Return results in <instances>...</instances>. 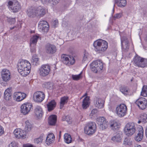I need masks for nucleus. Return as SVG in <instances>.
<instances>
[{"instance_id": "nucleus-1", "label": "nucleus", "mask_w": 147, "mask_h": 147, "mask_svg": "<svg viewBox=\"0 0 147 147\" xmlns=\"http://www.w3.org/2000/svg\"><path fill=\"white\" fill-rule=\"evenodd\" d=\"M30 63L27 60H20L18 63V70L23 76L27 75L30 72Z\"/></svg>"}, {"instance_id": "nucleus-2", "label": "nucleus", "mask_w": 147, "mask_h": 147, "mask_svg": "<svg viewBox=\"0 0 147 147\" xmlns=\"http://www.w3.org/2000/svg\"><path fill=\"white\" fill-rule=\"evenodd\" d=\"M94 50L98 53H102L105 51L108 48V43L102 39L97 40L93 44Z\"/></svg>"}, {"instance_id": "nucleus-3", "label": "nucleus", "mask_w": 147, "mask_h": 147, "mask_svg": "<svg viewBox=\"0 0 147 147\" xmlns=\"http://www.w3.org/2000/svg\"><path fill=\"white\" fill-rule=\"evenodd\" d=\"M103 63L101 60H97L93 61L90 65V68L94 73L100 72L103 68Z\"/></svg>"}, {"instance_id": "nucleus-4", "label": "nucleus", "mask_w": 147, "mask_h": 147, "mask_svg": "<svg viewBox=\"0 0 147 147\" xmlns=\"http://www.w3.org/2000/svg\"><path fill=\"white\" fill-rule=\"evenodd\" d=\"M136 131V127L134 123L130 122L127 123L124 128V132L126 135L130 136Z\"/></svg>"}, {"instance_id": "nucleus-5", "label": "nucleus", "mask_w": 147, "mask_h": 147, "mask_svg": "<svg viewBox=\"0 0 147 147\" xmlns=\"http://www.w3.org/2000/svg\"><path fill=\"white\" fill-rule=\"evenodd\" d=\"M96 130V124L93 122L88 123L84 128L85 133L89 135L93 134L95 132Z\"/></svg>"}, {"instance_id": "nucleus-6", "label": "nucleus", "mask_w": 147, "mask_h": 147, "mask_svg": "<svg viewBox=\"0 0 147 147\" xmlns=\"http://www.w3.org/2000/svg\"><path fill=\"white\" fill-rule=\"evenodd\" d=\"M50 71L51 67L49 65L43 64L39 69V74L40 76L45 77L49 74Z\"/></svg>"}, {"instance_id": "nucleus-7", "label": "nucleus", "mask_w": 147, "mask_h": 147, "mask_svg": "<svg viewBox=\"0 0 147 147\" xmlns=\"http://www.w3.org/2000/svg\"><path fill=\"white\" fill-rule=\"evenodd\" d=\"M127 108L124 104H121L118 106L116 109V113L117 115L119 117H123L127 113Z\"/></svg>"}, {"instance_id": "nucleus-8", "label": "nucleus", "mask_w": 147, "mask_h": 147, "mask_svg": "<svg viewBox=\"0 0 147 147\" xmlns=\"http://www.w3.org/2000/svg\"><path fill=\"white\" fill-rule=\"evenodd\" d=\"M62 61L64 64L69 65L74 64L75 62V60L73 56L62 55L61 56Z\"/></svg>"}, {"instance_id": "nucleus-9", "label": "nucleus", "mask_w": 147, "mask_h": 147, "mask_svg": "<svg viewBox=\"0 0 147 147\" xmlns=\"http://www.w3.org/2000/svg\"><path fill=\"white\" fill-rule=\"evenodd\" d=\"M9 7L14 13L18 12L21 9V6L19 3L16 1H9L8 2Z\"/></svg>"}, {"instance_id": "nucleus-10", "label": "nucleus", "mask_w": 147, "mask_h": 147, "mask_svg": "<svg viewBox=\"0 0 147 147\" xmlns=\"http://www.w3.org/2000/svg\"><path fill=\"white\" fill-rule=\"evenodd\" d=\"M45 97V94L43 92L37 91L33 94V99L35 102H41L44 100Z\"/></svg>"}, {"instance_id": "nucleus-11", "label": "nucleus", "mask_w": 147, "mask_h": 147, "mask_svg": "<svg viewBox=\"0 0 147 147\" xmlns=\"http://www.w3.org/2000/svg\"><path fill=\"white\" fill-rule=\"evenodd\" d=\"M38 28L40 31L42 32L43 33H46L49 31V26L47 21L42 20L39 22Z\"/></svg>"}, {"instance_id": "nucleus-12", "label": "nucleus", "mask_w": 147, "mask_h": 147, "mask_svg": "<svg viewBox=\"0 0 147 147\" xmlns=\"http://www.w3.org/2000/svg\"><path fill=\"white\" fill-rule=\"evenodd\" d=\"M97 123L100 126V128L102 130L107 128L109 124L108 122L103 117H99L96 119Z\"/></svg>"}, {"instance_id": "nucleus-13", "label": "nucleus", "mask_w": 147, "mask_h": 147, "mask_svg": "<svg viewBox=\"0 0 147 147\" xmlns=\"http://www.w3.org/2000/svg\"><path fill=\"white\" fill-rule=\"evenodd\" d=\"M135 103L141 109H144L147 107V100L144 98H140L138 99Z\"/></svg>"}, {"instance_id": "nucleus-14", "label": "nucleus", "mask_w": 147, "mask_h": 147, "mask_svg": "<svg viewBox=\"0 0 147 147\" xmlns=\"http://www.w3.org/2000/svg\"><path fill=\"white\" fill-rule=\"evenodd\" d=\"M32 105L31 103H27L22 104L21 107V112L24 115H26L32 109Z\"/></svg>"}, {"instance_id": "nucleus-15", "label": "nucleus", "mask_w": 147, "mask_h": 147, "mask_svg": "<svg viewBox=\"0 0 147 147\" xmlns=\"http://www.w3.org/2000/svg\"><path fill=\"white\" fill-rule=\"evenodd\" d=\"M144 59L138 55H136L134 58L133 62L135 65L139 67H145Z\"/></svg>"}, {"instance_id": "nucleus-16", "label": "nucleus", "mask_w": 147, "mask_h": 147, "mask_svg": "<svg viewBox=\"0 0 147 147\" xmlns=\"http://www.w3.org/2000/svg\"><path fill=\"white\" fill-rule=\"evenodd\" d=\"M122 50L125 52L127 51L129 49V42L125 36L122 37L121 39Z\"/></svg>"}, {"instance_id": "nucleus-17", "label": "nucleus", "mask_w": 147, "mask_h": 147, "mask_svg": "<svg viewBox=\"0 0 147 147\" xmlns=\"http://www.w3.org/2000/svg\"><path fill=\"white\" fill-rule=\"evenodd\" d=\"M2 78L5 82H7L10 79V73L9 70L6 69H2L1 71Z\"/></svg>"}, {"instance_id": "nucleus-18", "label": "nucleus", "mask_w": 147, "mask_h": 147, "mask_svg": "<svg viewBox=\"0 0 147 147\" xmlns=\"http://www.w3.org/2000/svg\"><path fill=\"white\" fill-rule=\"evenodd\" d=\"M46 52L49 54H53L55 52L56 50V47L53 45L48 44L46 47Z\"/></svg>"}, {"instance_id": "nucleus-19", "label": "nucleus", "mask_w": 147, "mask_h": 147, "mask_svg": "<svg viewBox=\"0 0 147 147\" xmlns=\"http://www.w3.org/2000/svg\"><path fill=\"white\" fill-rule=\"evenodd\" d=\"M122 133L121 131H118L115 134L112 138L111 140L115 142H120L122 137Z\"/></svg>"}, {"instance_id": "nucleus-20", "label": "nucleus", "mask_w": 147, "mask_h": 147, "mask_svg": "<svg viewBox=\"0 0 147 147\" xmlns=\"http://www.w3.org/2000/svg\"><path fill=\"white\" fill-rule=\"evenodd\" d=\"M36 10V16L39 18L43 16L46 12V10L40 6L38 7Z\"/></svg>"}, {"instance_id": "nucleus-21", "label": "nucleus", "mask_w": 147, "mask_h": 147, "mask_svg": "<svg viewBox=\"0 0 147 147\" xmlns=\"http://www.w3.org/2000/svg\"><path fill=\"white\" fill-rule=\"evenodd\" d=\"M14 96L16 98V101H20L26 98V94L24 93L18 92L15 93Z\"/></svg>"}, {"instance_id": "nucleus-22", "label": "nucleus", "mask_w": 147, "mask_h": 147, "mask_svg": "<svg viewBox=\"0 0 147 147\" xmlns=\"http://www.w3.org/2000/svg\"><path fill=\"white\" fill-rule=\"evenodd\" d=\"M55 138L54 135L52 133L48 134L46 138L45 143L48 145L53 143L55 140Z\"/></svg>"}, {"instance_id": "nucleus-23", "label": "nucleus", "mask_w": 147, "mask_h": 147, "mask_svg": "<svg viewBox=\"0 0 147 147\" xmlns=\"http://www.w3.org/2000/svg\"><path fill=\"white\" fill-rule=\"evenodd\" d=\"M13 133L15 137L18 138H23L25 135V133L24 131L20 129H16L14 131Z\"/></svg>"}, {"instance_id": "nucleus-24", "label": "nucleus", "mask_w": 147, "mask_h": 147, "mask_svg": "<svg viewBox=\"0 0 147 147\" xmlns=\"http://www.w3.org/2000/svg\"><path fill=\"white\" fill-rule=\"evenodd\" d=\"M144 130L142 127L140 129V130H138V132L135 135V140L137 142L141 141L143 137Z\"/></svg>"}, {"instance_id": "nucleus-25", "label": "nucleus", "mask_w": 147, "mask_h": 147, "mask_svg": "<svg viewBox=\"0 0 147 147\" xmlns=\"http://www.w3.org/2000/svg\"><path fill=\"white\" fill-rule=\"evenodd\" d=\"M34 113L38 118L41 117L43 115L42 109L40 106H37L34 109Z\"/></svg>"}, {"instance_id": "nucleus-26", "label": "nucleus", "mask_w": 147, "mask_h": 147, "mask_svg": "<svg viewBox=\"0 0 147 147\" xmlns=\"http://www.w3.org/2000/svg\"><path fill=\"white\" fill-rule=\"evenodd\" d=\"M104 102V100L101 98H97L96 99V102L95 103L94 105L96 107L101 109L103 107Z\"/></svg>"}, {"instance_id": "nucleus-27", "label": "nucleus", "mask_w": 147, "mask_h": 147, "mask_svg": "<svg viewBox=\"0 0 147 147\" xmlns=\"http://www.w3.org/2000/svg\"><path fill=\"white\" fill-rule=\"evenodd\" d=\"M27 14L30 17L33 18L36 16V9L31 7L27 10Z\"/></svg>"}, {"instance_id": "nucleus-28", "label": "nucleus", "mask_w": 147, "mask_h": 147, "mask_svg": "<svg viewBox=\"0 0 147 147\" xmlns=\"http://www.w3.org/2000/svg\"><path fill=\"white\" fill-rule=\"evenodd\" d=\"M110 127L111 129L114 131L118 130L119 127V124L118 122L115 121H111L110 123Z\"/></svg>"}, {"instance_id": "nucleus-29", "label": "nucleus", "mask_w": 147, "mask_h": 147, "mask_svg": "<svg viewBox=\"0 0 147 147\" xmlns=\"http://www.w3.org/2000/svg\"><path fill=\"white\" fill-rule=\"evenodd\" d=\"M89 100V97L88 96L86 97L83 99L82 105L83 109H86L88 107L90 103Z\"/></svg>"}, {"instance_id": "nucleus-30", "label": "nucleus", "mask_w": 147, "mask_h": 147, "mask_svg": "<svg viewBox=\"0 0 147 147\" xmlns=\"http://www.w3.org/2000/svg\"><path fill=\"white\" fill-rule=\"evenodd\" d=\"M11 88H7L5 90L4 93V98L7 100L11 99Z\"/></svg>"}, {"instance_id": "nucleus-31", "label": "nucleus", "mask_w": 147, "mask_h": 147, "mask_svg": "<svg viewBox=\"0 0 147 147\" xmlns=\"http://www.w3.org/2000/svg\"><path fill=\"white\" fill-rule=\"evenodd\" d=\"M139 120L138 122L140 123L141 122L146 123L147 122V114L145 113H142L140 115Z\"/></svg>"}, {"instance_id": "nucleus-32", "label": "nucleus", "mask_w": 147, "mask_h": 147, "mask_svg": "<svg viewBox=\"0 0 147 147\" xmlns=\"http://www.w3.org/2000/svg\"><path fill=\"white\" fill-rule=\"evenodd\" d=\"M57 116L55 115H51L49 117L48 123L50 125H54L56 123Z\"/></svg>"}, {"instance_id": "nucleus-33", "label": "nucleus", "mask_w": 147, "mask_h": 147, "mask_svg": "<svg viewBox=\"0 0 147 147\" xmlns=\"http://www.w3.org/2000/svg\"><path fill=\"white\" fill-rule=\"evenodd\" d=\"M56 103L54 100H51L47 105V107L49 111L53 110L55 107Z\"/></svg>"}, {"instance_id": "nucleus-34", "label": "nucleus", "mask_w": 147, "mask_h": 147, "mask_svg": "<svg viewBox=\"0 0 147 147\" xmlns=\"http://www.w3.org/2000/svg\"><path fill=\"white\" fill-rule=\"evenodd\" d=\"M65 142L67 144H69L72 141V138L70 135L66 133L64 136Z\"/></svg>"}, {"instance_id": "nucleus-35", "label": "nucleus", "mask_w": 147, "mask_h": 147, "mask_svg": "<svg viewBox=\"0 0 147 147\" xmlns=\"http://www.w3.org/2000/svg\"><path fill=\"white\" fill-rule=\"evenodd\" d=\"M115 4L120 7H125L127 3L126 0H122L121 1H119L118 0H117V1H115Z\"/></svg>"}, {"instance_id": "nucleus-36", "label": "nucleus", "mask_w": 147, "mask_h": 147, "mask_svg": "<svg viewBox=\"0 0 147 147\" xmlns=\"http://www.w3.org/2000/svg\"><path fill=\"white\" fill-rule=\"evenodd\" d=\"M39 36L37 35H34L31 38L30 40V45H36Z\"/></svg>"}, {"instance_id": "nucleus-37", "label": "nucleus", "mask_w": 147, "mask_h": 147, "mask_svg": "<svg viewBox=\"0 0 147 147\" xmlns=\"http://www.w3.org/2000/svg\"><path fill=\"white\" fill-rule=\"evenodd\" d=\"M68 98H69L67 96H64L61 97L60 100V106L62 107L65 103H67Z\"/></svg>"}, {"instance_id": "nucleus-38", "label": "nucleus", "mask_w": 147, "mask_h": 147, "mask_svg": "<svg viewBox=\"0 0 147 147\" xmlns=\"http://www.w3.org/2000/svg\"><path fill=\"white\" fill-rule=\"evenodd\" d=\"M120 90L123 94L127 95L128 93L129 89L126 86H121L120 88Z\"/></svg>"}, {"instance_id": "nucleus-39", "label": "nucleus", "mask_w": 147, "mask_h": 147, "mask_svg": "<svg viewBox=\"0 0 147 147\" xmlns=\"http://www.w3.org/2000/svg\"><path fill=\"white\" fill-rule=\"evenodd\" d=\"M38 59L36 55H34L32 58L31 62L33 65H36L38 63Z\"/></svg>"}, {"instance_id": "nucleus-40", "label": "nucleus", "mask_w": 147, "mask_h": 147, "mask_svg": "<svg viewBox=\"0 0 147 147\" xmlns=\"http://www.w3.org/2000/svg\"><path fill=\"white\" fill-rule=\"evenodd\" d=\"M26 124L25 129L26 132H28L31 130L32 125L28 121H27L25 122Z\"/></svg>"}, {"instance_id": "nucleus-41", "label": "nucleus", "mask_w": 147, "mask_h": 147, "mask_svg": "<svg viewBox=\"0 0 147 147\" xmlns=\"http://www.w3.org/2000/svg\"><path fill=\"white\" fill-rule=\"evenodd\" d=\"M62 120L64 121H66L69 124L71 123L72 121L71 118L68 115L63 117Z\"/></svg>"}, {"instance_id": "nucleus-42", "label": "nucleus", "mask_w": 147, "mask_h": 147, "mask_svg": "<svg viewBox=\"0 0 147 147\" xmlns=\"http://www.w3.org/2000/svg\"><path fill=\"white\" fill-rule=\"evenodd\" d=\"M141 94L144 97L147 96V88L146 87H145L144 86H143L141 92Z\"/></svg>"}, {"instance_id": "nucleus-43", "label": "nucleus", "mask_w": 147, "mask_h": 147, "mask_svg": "<svg viewBox=\"0 0 147 147\" xmlns=\"http://www.w3.org/2000/svg\"><path fill=\"white\" fill-rule=\"evenodd\" d=\"M132 143L131 140L127 138H125L123 141V144L125 145H130L132 144Z\"/></svg>"}, {"instance_id": "nucleus-44", "label": "nucleus", "mask_w": 147, "mask_h": 147, "mask_svg": "<svg viewBox=\"0 0 147 147\" xmlns=\"http://www.w3.org/2000/svg\"><path fill=\"white\" fill-rule=\"evenodd\" d=\"M43 139V136H41L39 138L34 139V142L36 144H38L40 142H41Z\"/></svg>"}, {"instance_id": "nucleus-45", "label": "nucleus", "mask_w": 147, "mask_h": 147, "mask_svg": "<svg viewBox=\"0 0 147 147\" xmlns=\"http://www.w3.org/2000/svg\"><path fill=\"white\" fill-rule=\"evenodd\" d=\"M7 18V20L11 24H14L16 22V20L15 18H8V17H6Z\"/></svg>"}, {"instance_id": "nucleus-46", "label": "nucleus", "mask_w": 147, "mask_h": 147, "mask_svg": "<svg viewBox=\"0 0 147 147\" xmlns=\"http://www.w3.org/2000/svg\"><path fill=\"white\" fill-rule=\"evenodd\" d=\"M81 73L78 75H72V79L74 80H78L80 79L81 77Z\"/></svg>"}, {"instance_id": "nucleus-47", "label": "nucleus", "mask_w": 147, "mask_h": 147, "mask_svg": "<svg viewBox=\"0 0 147 147\" xmlns=\"http://www.w3.org/2000/svg\"><path fill=\"white\" fill-rule=\"evenodd\" d=\"M36 45L30 44V52L32 53H34L36 51Z\"/></svg>"}, {"instance_id": "nucleus-48", "label": "nucleus", "mask_w": 147, "mask_h": 147, "mask_svg": "<svg viewBox=\"0 0 147 147\" xmlns=\"http://www.w3.org/2000/svg\"><path fill=\"white\" fill-rule=\"evenodd\" d=\"M45 87L48 89H51L53 88V84L50 82L47 83L45 84Z\"/></svg>"}, {"instance_id": "nucleus-49", "label": "nucleus", "mask_w": 147, "mask_h": 147, "mask_svg": "<svg viewBox=\"0 0 147 147\" xmlns=\"http://www.w3.org/2000/svg\"><path fill=\"white\" fill-rule=\"evenodd\" d=\"M122 16V13H120L115 14V15L113 16V18L115 20L116 19H119L121 18Z\"/></svg>"}, {"instance_id": "nucleus-50", "label": "nucleus", "mask_w": 147, "mask_h": 147, "mask_svg": "<svg viewBox=\"0 0 147 147\" xmlns=\"http://www.w3.org/2000/svg\"><path fill=\"white\" fill-rule=\"evenodd\" d=\"M60 1V0H50V3L55 5L58 3Z\"/></svg>"}, {"instance_id": "nucleus-51", "label": "nucleus", "mask_w": 147, "mask_h": 147, "mask_svg": "<svg viewBox=\"0 0 147 147\" xmlns=\"http://www.w3.org/2000/svg\"><path fill=\"white\" fill-rule=\"evenodd\" d=\"M7 101L6 102V105L7 106H11L13 105V103L11 100V99L9 100H7Z\"/></svg>"}, {"instance_id": "nucleus-52", "label": "nucleus", "mask_w": 147, "mask_h": 147, "mask_svg": "<svg viewBox=\"0 0 147 147\" xmlns=\"http://www.w3.org/2000/svg\"><path fill=\"white\" fill-rule=\"evenodd\" d=\"M88 56V53H85L84 54V56L83 57V61L84 62L86 61L87 59V57Z\"/></svg>"}, {"instance_id": "nucleus-53", "label": "nucleus", "mask_w": 147, "mask_h": 147, "mask_svg": "<svg viewBox=\"0 0 147 147\" xmlns=\"http://www.w3.org/2000/svg\"><path fill=\"white\" fill-rule=\"evenodd\" d=\"M97 112V110L96 109H93L91 111V113L90 114V115L93 116V115L96 114Z\"/></svg>"}, {"instance_id": "nucleus-54", "label": "nucleus", "mask_w": 147, "mask_h": 147, "mask_svg": "<svg viewBox=\"0 0 147 147\" xmlns=\"http://www.w3.org/2000/svg\"><path fill=\"white\" fill-rule=\"evenodd\" d=\"M9 147H18V146L15 142H11L9 145Z\"/></svg>"}, {"instance_id": "nucleus-55", "label": "nucleus", "mask_w": 147, "mask_h": 147, "mask_svg": "<svg viewBox=\"0 0 147 147\" xmlns=\"http://www.w3.org/2000/svg\"><path fill=\"white\" fill-rule=\"evenodd\" d=\"M3 133V129L2 126L0 125V136L2 135Z\"/></svg>"}, {"instance_id": "nucleus-56", "label": "nucleus", "mask_w": 147, "mask_h": 147, "mask_svg": "<svg viewBox=\"0 0 147 147\" xmlns=\"http://www.w3.org/2000/svg\"><path fill=\"white\" fill-rule=\"evenodd\" d=\"M23 147H36L34 146L33 145L30 144H24Z\"/></svg>"}, {"instance_id": "nucleus-57", "label": "nucleus", "mask_w": 147, "mask_h": 147, "mask_svg": "<svg viewBox=\"0 0 147 147\" xmlns=\"http://www.w3.org/2000/svg\"><path fill=\"white\" fill-rule=\"evenodd\" d=\"M53 24L54 27H56V26H57L58 24V21L57 20H55L53 23Z\"/></svg>"}, {"instance_id": "nucleus-58", "label": "nucleus", "mask_w": 147, "mask_h": 147, "mask_svg": "<svg viewBox=\"0 0 147 147\" xmlns=\"http://www.w3.org/2000/svg\"><path fill=\"white\" fill-rule=\"evenodd\" d=\"M62 25L63 27H66L68 25V23L66 22H65L63 21L62 22Z\"/></svg>"}, {"instance_id": "nucleus-59", "label": "nucleus", "mask_w": 147, "mask_h": 147, "mask_svg": "<svg viewBox=\"0 0 147 147\" xmlns=\"http://www.w3.org/2000/svg\"><path fill=\"white\" fill-rule=\"evenodd\" d=\"M42 2L44 3H50V0H41Z\"/></svg>"}, {"instance_id": "nucleus-60", "label": "nucleus", "mask_w": 147, "mask_h": 147, "mask_svg": "<svg viewBox=\"0 0 147 147\" xmlns=\"http://www.w3.org/2000/svg\"><path fill=\"white\" fill-rule=\"evenodd\" d=\"M145 134L146 137L147 138V127H146L145 130Z\"/></svg>"}, {"instance_id": "nucleus-61", "label": "nucleus", "mask_w": 147, "mask_h": 147, "mask_svg": "<svg viewBox=\"0 0 147 147\" xmlns=\"http://www.w3.org/2000/svg\"><path fill=\"white\" fill-rule=\"evenodd\" d=\"M61 131H60L59 132V138H60L61 137Z\"/></svg>"}, {"instance_id": "nucleus-62", "label": "nucleus", "mask_w": 147, "mask_h": 147, "mask_svg": "<svg viewBox=\"0 0 147 147\" xmlns=\"http://www.w3.org/2000/svg\"><path fill=\"white\" fill-rule=\"evenodd\" d=\"M134 147H141L140 145H137L135 146Z\"/></svg>"}, {"instance_id": "nucleus-63", "label": "nucleus", "mask_w": 147, "mask_h": 147, "mask_svg": "<svg viewBox=\"0 0 147 147\" xmlns=\"http://www.w3.org/2000/svg\"><path fill=\"white\" fill-rule=\"evenodd\" d=\"M144 39L146 41H147V36L145 37Z\"/></svg>"}, {"instance_id": "nucleus-64", "label": "nucleus", "mask_w": 147, "mask_h": 147, "mask_svg": "<svg viewBox=\"0 0 147 147\" xmlns=\"http://www.w3.org/2000/svg\"><path fill=\"white\" fill-rule=\"evenodd\" d=\"M15 27V26H14V27H11V28H10V29L11 30H12L13 29H14Z\"/></svg>"}]
</instances>
